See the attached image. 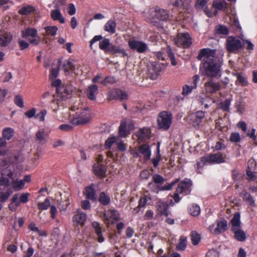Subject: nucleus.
<instances>
[{
    "mask_svg": "<svg viewBox=\"0 0 257 257\" xmlns=\"http://www.w3.org/2000/svg\"><path fill=\"white\" fill-rule=\"evenodd\" d=\"M203 57L204 61L200 68L201 73L211 78L219 77L220 66L216 62V50L205 48L200 50L197 58L201 60Z\"/></svg>",
    "mask_w": 257,
    "mask_h": 257,
    "instance_id": "obj_1",
    "label": "nucleus"
},
{
    "mask_svg": "<svg viewBox=\"0 0 257 257\" xmlns=\"http://www.w3.org/2000/svg\"><path fill=\"white\" fill-rule=\"evenodd\" d=\"M52 85L57 87V93L54 95L53 102L56 103L58 106L63 104L62 102L66 100L71 94L72 89L67 86L60 87L61 81L57 79L52 83Z\"/></svg>",
    "mask_w": 257,
    "mask_h": 257,
    "instance_id": "obj_2",
    "label": "nucleus"
},
{
    "mask_svg": "<svg viewBox=\"0 0 257 257\" xmlns=\"http://www.w3.org/2000/svg\"><path fill=\"white\" fill-rule=\"evenodd\" d=\"M170 17L169 11L159 7H156L154 10L151 11L150 17L148 18V21L156 25L158 21H167Z\"/></svg>",
    "mask_w": 257,
    "mask_h": 257,
    "instance_id": "obj_3",
    "label": "nucleus"
},
{
    "mask_svg": "<svg viewBox=\"0 0 257 257\" xmlns=\"http://www.w3.org/2000/svg\"><path fill=\"white\" fill-rule=\"evenodd\" d=\"M92 118L91 114L88 107L83 109H77L75 116L71 120V122L74 125H81L87 123Z\"/></svg>",
    "mask_w": 257,
    "mask_h": 257,
    "instance_id": "obj_4",
    "label": "nucleus"
},
{
    "mask_svg": "<svg viewBox=\"0 0 257 257\" xmlns=\"http://www.w3.org/2000/svg\"><path fill=\"white\" fill-rule=\"evenodd\" d=\"M172 116L171 113L163 111L160 113L158 118V126L160 128L166 131L169 129L172 123Z\"/></svg>",
    "mask_w": 257,
    "mask_h": 257,
    "instance_id": "obj_5",
    "label": "nucleus"
},
{
    "mask_svg": "<svg viewBox=\"0 0 257 257\" xmlns=\"http://www.w3.org/2000/svg\"><path fill=\"white\" fill-rule=\"evenodd\" d=\"M22 33L23 37L28 40L33 45H37L41 42V37L37 35V31L35 29L28 28L23 30Z\"/></svg>",
    "mask_w": 257,
    "mask_h": 257,
    "instance_id": "obj_6",
    "label": "nucleus"
},
{
    "mask_svg": "<svg viewBox=\"0 0 257 257\" xmlns=\"http://www.w3.org/2000/svg\"><path fill=\"white\" fill-rule=\"evenodd\" d=\"M147 76L152 80L157 78L162 69V65L156 62H152L147 65Z\"/></svg>",
    "mask_w": 257,
    "mask_h": 257,
    "instance_id": "obj_7",
    "label": "nucleus"
},
{
    "mask_svg": "<svg viewBox=\"0 0 257 257\" xmlns=\"http://www.w3.org/2000/svg\"><path fill=\"white\" fill-rule=\"evenodd\" d=\"M12 168L11 166H9L2 170V177L0 179V190L4 189L3 186L9 187L10 186V181L8 177L12 180L14 179L13 177V172Z\"/></svg>",
    "mask_w": 257,
    "mask_h": 257,
    "instance_id": "obj_8",
    "label": "nucleus"
},
{
    "mask_svg": "<svg viewBox=\"0 0 257 257\" xmlns=\"http://www.w3.org/2000/svg\"><path fill=\"white\" fill-rule=\"evenodd\" d=\"M174 40V44L178 47L187 48L192 44L190 36L188 33L178 34Z\"/></svg>",
    "mask_w": 257,
    "mask_h": 257,
    "instance_id": "obj_9",
    "label": "nucleus"
},
{
    "mask_svg": "<svg viewBox=\"0 0 257 257\" xmlns=\"http://www.w3.org/2000/svg\"><path fill=\"white\" fill-rule=\"evenodd\" d=\"M242 47L241 41L234 37L229 36L226 40V48L229 52H236Z\"/></svg>",
    "mask_w": 257,
    "mask_h": 257,
    "instance_id": "obj_10",
    "label": "nucleus"
},
{
    "mask_svg": "<svg viewBox=\"0 0 257 257\" xmlns=\"http://www.w3.org/2000/svg\"><path fill=\"white\" fill-rule=\"evenodd\" d=\"M205 164H221L226 162V156L220 152L211 154L202 158Z\"/></svg>",
    "mask_w": 257,
    "mask_h": 257,
    "instance_id": "obj_11",
    "label": "nucleus"
},
{
    "mask_svg": "<svg viewBox=\"0 0 257 257\" xmlns=\"http://www.w3.org/2000/svg\"><path fill=\"white\" fill-rule=\"evenodd\" d=\"M128 45L131 49L136 51L139 53L145 52L148 49L147 44L134 38L130 39L128 41Z\"/></svg>",
    "mask_w": 257,
    "mask_h": 257,
    "instance_id": "obj_12",
    "label": "nucleus"
},
{
    "mask_svg": "<svg viewBox=\"0 0 257 257\" xmlns=\"http://www.w3.org/2000/svg\"><path fill=\"white\" fill-rule=\"evenodd\" d=\"M192 185V181L190 179H185L179 183L176 189V192L179 194L187 195L190 192Z\"/></svg>",
    "mask_w": 257,
    "mask_h": 257,
    "instance_id": "obj_13",
    "label": "nucleus"
},
{
    "mask_svg": "<svg viewBox=\"0 0 257 257\" xmlns=\"http://www.w3.org/2000/svg\"><path fill=\"white\" fill-rule=\"evenodd\" d=\"M221 85L218 82L211 79L204 84V89L207 93L213 94L220 90Z\"/></svg>",
    "mask_w": 257,
    "mask_h": 257,
    "instance_id": "obj_14",
    "label": "nucleus"
},
{
    "mask_svg": "<svg viewBox=\"0 0 257 257\" xmlns=\"http://www.w3.org/2000/svg\"><path fill=\"white\" fill-rule=\"evenodd\" d=\"M108 97L109 100L120 99V100H123L127 99V95L122 90L114 89L109 92Z\"/></svg>",
    "mask_w": 257,
    "mask_h": 257,
    "instance_id": "obj_15",
    "label": "nucleus"
},
{
    "mask_svg": "<svg viewBox=\"0 0 257 257\" xmlns=\"http://www.w3.org/2000/svg\"><path fill=\"white\" fill-rule=\"evenodd\" d=\"M86 214L80 210H78L73 217V223L75 226H83L86 220Z\"/></svg>",
    "mask_w": 257,
    "mask_h": 257,
    "instance_id": "obj_16",
    "label": "nucleus"
},
{
    "mask_svg": "<svg viewBox=\"0 0 257 257\" xmlns=\"http://www.w3.org/2000/svg\"><path fill=\"white\" fill-rule=\"evenodd\" d=\"M227 225V221L222 220L217 222V226L214 229H213L214 225L210 226L209 229L212 233L218 234L225 231L226 229Z\"/></svg>",
    "mask_w": 257,
    "mask_h": 257,
    "instance_id": "obj_17",
    "label": "nucleus"
},
{
    "mask_svg": "<svg viewBox=\"0 0 257 257\" xmlns=\"http://www.w3.org/2000/svg\"><path fill=\"white\" fill-rule=\"evenodd\" d=\"M56 9L51 11V16L54 21H59L61 24L65 23V19L62 16L60 12V6L58 4H56Z\"/></svg>",
    "mask_w": 257,
    "mask_h": 257,
    "instance_id": "obj_18",
    "label": "nucleus"
},
{
    "mask_svg": "<svg viewBox=\"0 0 257 257\" xmlns=\"http://www.w3.org/2000/svg\"><path fill=\"white\" fill-rule=\"evenodd\" d=\"M156 208L158 214L160 215H168V204L167 202L162 200H159L156 203Z\"/></svg>",
    "mask_w": 257,
    "mask_h": 257,
    "instance_id": "obj_19",
    "label": "nucleus"
},
{
    "mask_svg": "<svg viewBox=\"0 0 257 257\" xmlns=\"http://www.w3.org/2000/svg\"><path fill=\"white\" fill-rule=\"evenodd\" d=\"M191 0H171V5L175 9L182 10L187 9Z\"/></svg>",
    "mask_w": 257,
    "mask_h": 257,
    "instance_id": "obj_20",
    "label": "nucleus"
},
{
    "mask_svg": "<svg viewBox=\"0 0 257 257\" xmlns=\"http://www.w3.org/2000/svg\"><path fill=\"white\" fill-rule=\"evenodd\" d=\"M13 35L10 32H4L0 34V46H7L12 41Z\"/></svg>",
    "mask_w": 257,
    "mask_h": 257,
    "instance_id": "obj_21",
    "label": "nucleus"
},
{
    "mask_svg": "<svg viewBox=\"0 0 257 257\" xmlns=\"http://www.w3.org/2000/svg\"><path fill=\"white\" fill-rule=\"evenodd\" d=\"M138 151L146 160H149L151 156V150L150 146L147 144H143L139 146Z\"/></svg>",
    "mask_w": 257,
    "mask_h": 257,
    "instance_id": "obj_22",
    "label": "nucleus"
},
{
    "mask_svg": "<svg viewBox=\"0 0 257 257\" xmlns=\"http://www.w3.org/2000/svg\"><path fill=\"white\" fill-rule=\"evenodd\" d=\"M86 93L90 100H95L96 95L98 93V86L94 84L89 85L87 89Z\"/></svg>",
    "mask_w": 257,
    "mask_h": 257,
    "instance_id": "obj_23",
    "label": "nucleus"
},
{
    "mask_svg": "<svg viewBox=\"0 0 257 257\" xmlns=\"http://www.w3.org/2000/svg\"><path fill=\"white\" fill-rule=\"evenodd\" d=\"M116 23L113 19L109 20L104 25V30L111 34H114L116 32Z\"/></svg>",
    "mask_w": 257,
    "mask_h": 257,
    "instance_id": "obj_24",
    "label": "nucleus"
},
{
    "mask_svg": "<svg viewBox=\"0 0 257 257\" xmlns=\"http://www.w3.org/2000/svg\"><path fill=\"white\" fill-rule=\"evenodd\" d=\"M241 197L246 204L250 207H254L255 204L253 198L245 190H243L241 193Z\"/></svg>",
    "mask_w": 257,
    "mask_h": 257,
    "instance_id": "obj_25",
    "label": "nucleus"
},
{
    "mask_svg": "<svg viewBox=\"0 0 257 257\" xmlns=\"http://www.w3.org/2000/svg\"><path fill=\"white\" fill-rule=\"evenodd\" d=\"M93 171L96 175L102 178L105 175L106 169L104 165L98 163L93 166Z\"/></svg>",
    "mask_w": 257,
    "mask_h": 257,
    "instance_id": "obj_26",
    "label": "nucleus"
},
{
    "mask_svg": "<svg viewBox=\"0 0 257 257\" xmlns=\"http://www.w3.org/2000/svg\"><path fill=\"white\" fill-rule=\"evenodd\" d=\"M48 136V134L45 132L44 128L39 129L36 134L37 140L42 144H44L47 142Z\"/></svg>",
    "mask_w": 257,
    "mask_h": 257,
    "instance_id": "obj_27",
    "label": "nucleus"
},
{
    "mask_svg": "<svg viewBox=\"0 0 257 257\" xmlns=\"http://www.w3.org/2000/svg\"><path fill=\"white\" fill-rule=\"evenodd\" d=\"M104 216L107 220H109L110 219L117 220L119 218V214L116 210L109 209L105 211Z\"/></svg>",
    "mask_w": 257,
    "mask_h": 257,
    "instance_id": "obj_28",
    "label": "nucleus"
},
{
    "mask_svg": "<svg viewBox=\"0 0 257 257\" xmlns=\"http://www.w3.org/2000/svg\"><path fill=\"white\" fill-rule=\"evenodd\" d=\"M84 194L87 199L93 201L96 200L95 191L93 188V184L86 188Z\"/></svg>",
    "mask_w": 257,
    "mask_h": 257,
    "instance_id": "obj_29",
    "label": "nucleus"
},
{
    "mask_svg": "<svg viewBox=\"0 0 257 257\" xmlns=\"http://www.w3.org/2000/svg\"><path fill=\"white\" fill-rule=\"evenodd\" d=\"M108 53L113 54H121L122 55L123 57H128V55L126 53L125 50L118 46L113 45L112 44V45L110 46L108 49Z\"/></svg>",
    "mask_w": 257,
    "mask_h": 257,
    "instance_id": "obj_30",
    "label": "nucleus"
},
{
    "mask_svg": "<svg viewBox=\"0 0 257 257\" xmlns=\"http://www.w3.org/2000/svg\"><path fill=\"white\" fill-rule=\"evenodd\" d=\"M150 130L148 128L140 129L137 133V136L139 139L142 140H146L150 137Z\"/></svg>",
    "mask_w": 257,
    "mask_h": 257,
    "instance_id": "obj_31",
    "label": "nucleus"
},
{
    "mask_svg": "<svg viewBox=\"0 0 257 257\" xmlns=\"http://www.w3.org/2000/svg\"><path fill=\"white\" fill-rule=\"evenodd\" d=\"M19 199V193L14 194L12 199L11 202L9 205V208L12 211H16L17 208L20 206L19 204L17 202Z\"/></svg>",
    "mask_w": 257,
    "mask_h": 257,
    "instance_id": "obj_32",
    "label": "nucleus"
},
{
    "mask_svg": "<svg viewBox=\"0 0 257 257\" xmlns=\"http://www.w3.org/2000/svg\"><path fill=\"white\" fill-rule=\"evenodd\" d=\"M232 225V230L237 229L240 227V214L239 213L236 212L231 220Z\"/></svg>",
    "mask_w": 257,
    "mask_h": 257,
    "instance_id": "obj_33",
    "label": "nucleus"
},
{
    "mask_svg": "<svg viewBox=\"0 0 257 257\" xmlns=\"http://www.w3.org/2000/svg\"><path fill=\"white\" fill-rule=\"evenodd\" d=\"M15 131L11 127H5L2 132L3 137L5 140H10L14 136Z\"/></svg>",
    "mask_w": 257,
    "mask_h": 257,
    "instance_id": "obj_34",
    "label": "nucleus"
},
{
    "mask_svg": "<svg viewBox=\"0 0 257 257\" xmlns=\"http://www.w3.org/2000/svg\"><path fill=\"white\" fill-rule=\"evenodd\" d=\"M98 201L103 205H108L111 201L110 197L105 192H102L98 197Z\"/></svg>",
    "mask_w": 257,
    "mask_h": 257,
    "instance_id": "obj_35",
    "label": "nucleus"
},
{
    "mask_svg": "<svg viewBox=\"0 0 257 257\" xmlns=\"http://www.w3.org/2000/svg\"><path fill=\"white\" fill-rule=\"evenodd\" d=\"M235 239L240 241H243L246 239V234L245 232L239 228L233 230Z\"/></svg>",
    "mask_w": 257,
    "mask_h": 257,
    "instance_id": "obj_36",
    "label": "nucleus"
},
{
    "mask_svg": "<svg viewBox=\"0 0 257 257\" xmlns=\"http://www.w3.org/2000/svg\"><path fill=\"white\" fill-rule=\"evenodd\" d=\"M112 44L110 43L109 40L108 39H104L102 41H100L99 44V48L101 50H103L106 53H108V49L111 46Z\"/></svg>",
    "mask_w": 257,
    "mask_h": 257,
    "instance_id": "obj_37",
    "label": "nucleus"
},
{
    "mask_svg": "<svg viewBox=\"0 0 257 257\" xmlns=\"http://www.w3.org/2000/svg\"><path fill=\"white\" fill-rule=\"evenodd\" d=\"M70 205V199L68 196L65 197L64 200L61 201L59 202L58 206L60 211H65L68 206Z\"/></svg>",
    "mask_w": 257,
    "mask_h": 257,
    "instance_id": "obj_38",
    "label": "nucleus"
},
{
    "mask_svg": "<svg viewBox=\"0 0 257 257\" xmlns=\"http://www.w3.org/2000/svg\"><path fill=\"white\" fill-rule=\"evenodd\" d=\"M13 188L15 191H20L24 188L25 186L24 181L22 180H15L12 182Z\"/></svg>",
    "mask_w": 257,
    "mask_h": 257,
    "instance_id": "obj_39",
    "label": "nucleus"
},
{
    "mask_svg": "<svg viewBox=\"0 0 257 257\" xmlns=\"http://www.w3.org/2000/svg\"><path fill=\"white\" fill-rule=\"evenodd\" d=\"M126 123L125 121L121 122L119 127V135L121 137H126L128 134L129 131L126 129Z\"/></svg>",
    "mask_w": 257,
    "mask_h": 257,
    "instance_id": "obj_40",
    "label": "nucleus"
},
{
    "mask_svg": "<svg viewBox=\"0 0 257 257\" xmlns=\"http://www.w3.org/2000/svg\"><path fill=\"white\" fill-rule=\"evenodd\" d=\"M46 34L48 36H54L56 35L58 28L56 26H47L44 28Z\"/></svg>",
    "mask_w": 257,
    "mask_h": 257,
    "instance_id": "obj_41",
    "label": "nucleus"
},
{
    "mask_svg": "<svg viewBox=\"0 0 257 257\" xmlns=\"http://www.w3.org/2000/svg\"><path fill=\"white\" fill-rule=\"evenodd\" d=\"M35 11V9L31 6H27L26 7H23L19 10V13L23 15H28Z\"/></svg>",
    "mask_w": 257,
    "mask_h": 257,
    "instance_id": "obj_42",
    "label": "nucleus"
},
{
    "mask_svg": "<svg viewBox=\"0 0 257 257\" xmlns=\"http://www.w3.org/2000/svg\"><path fill=\"white\" fill-rule=\"evenodd\" d=\"M7 187L3 186V190H0V202H5L10 197V195L12 194V191H8L6 192H3L4 191Z\"/></svg>",
    "mask_w": 257,
    "mask_h": 257,
    "instance_id": "obj_43",
    "label": "nucleus"
},
{
    "mask_svg": "<svg viewBox=\"0 0 257 257\" xmlns=\"http://www.w3.org/2000/svg\"><path fill=\"white\" fill-rule=\"evenodd\" d=\"M63 69L65 72H68L70 70L74 71L75 69V64L71 60H68L63 65Z\"/></svg>",
    "mask_w": 257,
    "mask_h": 257,
    "instance_id": "obj_44",
    "label": "nucleus"
},
{
    "mask_svg": "<svg viewBox=\"0 0 257 257\" xmlns=\"http://www.w3.org/2000/svg\"><path fill=\"white\" fill-rule=\"evenodd\" d=\"M191 239L193 244L196 245L200 240V235L196 231H193L191 233Z\"/></svg>",
    "mask_w": 257,
    "mask_h": 257,
    "instance_id": "obj_45",
    "label": "nucleus"
},
{
    "mask_svg": "<svg viewBox=\"0 0 257 257\" xmlns=\"http://www.w3.org/2000/svg\"><path fill=\"white\" fill-rule=\"evenodd\" d=\"M189 212L193 216H198L200 212V207L197 205L192 204L189 208Z\"/></svg>",
    "mask_w": 257,
    "mask_h": 257,
    "instance_id": "obj_46",
    "label": "nucleus"
},
{
    "mask_svg": "<svg viewBox=\"0 0 257 257\" xmlns=\"http://www.w3.org/2000/svg\"><path fill=\"white\" fill-rule=\"evenodd\" d=\"M50 206V202L48 198H46L44 202H39L38 204V207L39 210H47Z\"/></svg>",
    "mask_w": 257,
    "mask_h": 257,
    "instance_id": "obj_47",
    "label": "nucleus"
},
{
    "mask_svg": "<svg viewBox=\"0 0 257 257\" xmlns=\"http://www.w3.org/2000/svg\"><path fill=\"white\" fill-rule=\"evenodd\" d=\"M204 117V112L202 111H198L195 114V125H198L202 121V119Z\"/></svg>",
    "mask_w": 257,
    "mask_h": 257,
    "instance_id": "obj_48",
    "label": "nucleus"
},
{
    "mask_svg": "<svg viewBox=\"0 0 257 257\" xmlns=\"http://www.w3.org/2000/svg\"><path fill=\"white\" fill-rule=\"evenodd\" d=\"M15 104L20 108H23L24 106V100L22 96L20 94L15 95L14 100Z\"/></svg>",
    "mask_w": 257,
    "mask_h": 257,
    "instance_id": "obj_49",
    "label": "nucleus"
},
{
    "mask_svg": "<svg viewBox=\"0 0 257 257\" xmlns=\"http://www.w3.org/2000/svg\"><path fill=\"white\" fill-rule=\"evenodd\" d=\"M30 194L29 193H25L22 194L20 196L19 195V199L17 200V202L19 203L20 206L21 203H26L29 201V197Z\"/></svg>",
    "mask_w": 257,
    "mask_h": 257,
    "instance_id": "obj_50",
    "label": "nucleus"
},
{
    "mask_svg": "<svg viewBox=\"0 0 257 257\" xmlns=\"http://www.w3.org/2000/svg\"><path fill=\"white\" fill-rule=\"evenodd\" d=\"M187 238L185 236H181L179 240V242L177 246L179 250H184L186 247Z\"/></svg>",
    "mask_w": 257,
    "mask_h": 257,
    "instance_id": "obj_51",
    "label": "nucleus"
},
{
    "mask_svg": "<svg viewBox=\"0 0 257 257\" xmlns=\"http://www.w3.org/2000/svg\"><path fill=\"white\" fill-rule=\"evenodd\" d=\"M215 30L217 34L222 35H227L229 32V30L227 28L222 25L217 26L216 27Z\"/></svg>",
    "mask_w": 257,
    "mask_h": 257,
    "instance_id": "obj_52",
    "label": "nucleus"
},
{
    "mask_svg": "<svg viewBox=\"0 0 257 257\" xmlns=\"http://www.w3.org/2000/svg\"><path fill=\"white\" fill-rule=\"evenodd\" d=\"M207 0H196L195 7L197 10H203L206 8Z\"/></svg>",
    "mask_w": 257,
    "mask_h": 257,
    "instance_id": "obj_53",
    "label": "nucleus"
},
{
    "mask_svg": "<svg viewBox=\"0 0 257 257\" xmlns=\"http://www.w3.org/2000/svg\"><path fill=\"white\" fill-rule=\"evenodd\" d=\"M162 157L160 154V151L159 148V145H158L157 147V154L155 158H154L152 160V163L153 164V166L154 167L156 168L159 162L161 160Z\"/></svg>",
    "mask_w": 257,
    "mask_h": 257,
    "instance_id": "obj_54",
    "label": "nucleus"
},
{
    "mask_svg": "<svg viewBox=\"0 0 257 257\" xmlns=\"http://www.w3.org/2000/svg\"><path fill=\"white\" fill-rule=\"evenodd\" d=\"M248 167L247 170L253 171L255 172H257V165L256 162L253 159L249 160L248 161Z\"/></svg>",
    "mask_w": 257,
    "mask_h": 257,
    "instance_id": "obj_55",
    "label": "nucleus"
},
{
    "mask_svg": "<svg viewBox=\"0 0 257 257\" xmlns=\"http://www.w3.org/2000/svg\"><path fill=\"white\" fill-rule=\"evenodd\" d=\"M154 183L157 184H162L165 182V178L159 174H155L152 178Z\"/></svg>",
    "mask_w": 257,
    "mask_h": 257,
    "instance_id": "obj_56",
    "label": "nucleus"
},
{
    "mask_svg": "<svg viewBox=\"0 0 257 257\" xmlns=\"http://www.w3.org/2000/svg\"><path fill=\"white\" fill-rule=\"evenodd\" d=\"M59 73V66L58 65H56L55 67L53 65V67L52 68L50 74V78L53 80L55 79L58 76Z\"/></svg>",
    "mask_w": 257,
    "mask_h": 257,
    "instance_id": "obj_57",
    "label": "nucleus"
},
{
    "mask_svg": "<svg viewBox=\"0 0 257 257\" xmlns=\"http://www.w3.org/2000/svg\"><path fill=\"white\" fill-rule=\"evenodd\" d=\"M230 101L229 99H226L220 103V107L224 111H229Z\"/></svg>",
    "mask_w": 257,
    "mask_h": 257,
    "instance_id": "obj_58",
    "label": "nucleus"
},
{
    "mask_svg": "<svg viewBox=\"0 0 257 257\" xmlns=\"http://www.w3.org/2000/svg\"><path fill=\"white\" fill-rule=\"evenodd\" d=\"M229 140L231 142L237 143L240 140V135L238 133H232L231 134L229 138Z\"/></svg>",
    "mask_w": 257,
    "mask_h": 257,
    "instance_id": "obj_59",
    "label": "nucleus"
},
{
    "mask_svg": "<svg viewBox=\"0 0 257 257\" xmlns=\"http://www.w3.org/2000/svg\"><path fill=\"white\" fill-rule=\"evenodd\" d=\"M237 81L242 85H246L247 84V81L245 77L240 73H235Z\"/></svg>",
    "mask_w": 257,
    "mask_h": 257,
    "instance_id": "obj_60",
    "label": "nucleus"
},
{
    "mask_svg": "<svg viewBox=\"0 0 257 257\" xmlns=\"http://www.w3.org/2000/svg\"><path fill=\"white\" fill-rule=\"evenodd\" d=\"M147 203L146 198L143 197L141 198L139 202V205L137 208H135L134 211L136 213H138L140 211V209L142 207H144Z\"/></svg>",
    "mask_w": 257,
    "mask_h": 257,
    "instance_id": "obj_61",
    "label": "nucleus"
},
{
    "mask_svg": "<svg viewBox=\"0 0 257 257\" xmlns=\"http://www.w3.org/2000/svg\"><path fill=\"white\" fill-rule=\"evenodd\" d=\"M219 251L213 248L207 252L206 257H219Z\"/></svg>",
    "mask_w": 257,
    "mask_h": 257,
    "instance_id": "obj_62",
    "label": "nucleus"
},
{
    "mask_svg": "<svg viewBox=\"0 0 257 257\" xmlns=\"http://www.w3.org/2000/svg\"><path fill=\"white\" fill-rule=\"evenodd\" d=\"M95 232L97 235L96 240L97 241L100 243L103 242L104 241V238L102 235L101 228L95 230Z\"/></svg>",
    "mask_w": 257,
    "mask_h": 257,
    "instance_id": "obj_63",
    "label": "nucleus"
},
{
    "mask_svg": "<svg viewBox=\"0 0 257 257\" xmlns=\"http://www.w3.org/2000/svg\"><path fill=\"white\" fill-rule=\"evenodd\" d=\"M116 139L117 138L116 137H111L107 139L105 143V147L109 149L113 144L116 143Z\"/></svg>",
    "mask_w": 257,
    "mask_h": 257,
    "instance_id": "obj_64",
    "label": "nucleus"
}]
</instances>
